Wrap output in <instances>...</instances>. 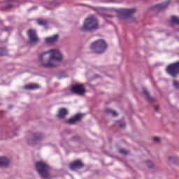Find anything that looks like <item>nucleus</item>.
<instances>
[{
	"label": "nucleus",
	"instance_id": "nucleus-1",
	"mask_svg": "<svg viewBox=\"0 0 179 179\" xmlns=\"http://www.w3.org/2000/svg\"><path fill=\"white\" fill-rule=\"evenodd\" d=\"M62 61V55L59 50H50L38 56L41 66L45 68H55Z\"/></svg>",
	"mask_w": 179,
	"mask_h": 179
},
{
	"label": "nucleus",
	"instance_id": "nucleus-2",
	"mask_svg": "<svg viewBox=\"0 0 179 179\" xmlns=\"http://www.w3.org/2000/svg\"><path fill=\"white\" fill-rule=\"evenodd\" d=\"M99 29V22L94 17L87 18L84 22V25L81 28L83 31H92Z\"/></svg>",
	"mask_w": 179,
	"mask_h": 179
},
{
	"label": "nucleus",
	"instance_id": "nucleus-3",
	"mask_svg": "<svg viewBox=\"0 0 179 179\" xmlns=\"http://www.w3.org/2000/svg\"><path fill=\"white\" fill-rule=\"evenodd\" d=\"M107 50V43L103 40H97L91 44L93 53L102 54Z\"/></svg>",
	"mask_w": 179,
	"mask_h": 179
},
{
	"label": "nucleus",
	"instance_id": "nucleus-4",
	"mask_svg": "<svg viewBox=\"0 0 179 179\" xmlns=\"http://www.w3.org/2000/svg\"><path fill=\"white\" fill-rule=\"evenodd\" d=\"M36 169L43 179H47L49 177V167L45 163L38 162L36 163Z\"/></svg>",
	"mask_w": 179,
	"mask_h": 179
},
{
	"label": "nucleus",
	"instance_id": "nucleus-5",
	"mask_svg": "<svg viewBox=\"0 0 179 179\" xmlns=\"http://www.w3.org/2000/svg\"><path fill=\"white\" fill-rule=\"evenodd\" d=\"M166 71L172 78H176L178 74H179V62L169 65L167 69H166Z\"/></svg>",
	"mask_w": 179,
	"mask_h": 179
},
{
	"label": "nucleus",
	"instance_id": "nucleus-6",
	"mask_svg": "<svg viewBox=\"0 0 179 179\" xmlns=\"http://www.w3.org/2000/svg\"><path fill=\"white\" fill-rule=\"evenodd\" d=\"M136 11L135 8H119L117 9V16L120 18H122V16L130 17Z\"/></svg>",
	"mask_w": 179,
	"mask_h": 179
},
{
	"label": "nucleus",
	"instance_id": "nucleus-7",
	"mask_svg": "<svg viewBox=\"0 0 179 179\" xmlns=\"http://www.w3.org/2000/svg\"><path fill=\"white\" fill-rule=\"evenodd\" d=\"M73 94L78 95H83L85 93V88H84V85H73L71 89Z\"/></svg>",
	"mask_w": 179,
	"mask_h": 179
},
{
	"label": "nucleus",
	"instance_id": "nucleus-8",
	"mask_svg": "<svg viewBox=\"0 0 179 179\" xmlns=\"http://www.w3.org/2000/svg\"><path fill=\"white\" fill-rule=\"evenodd\" d=\"M27 35L29 36V41H31V43H36L39 41V38H38L35 30L29 29L27 31Z\"/></svg>",
	"mask_w": 179,
	"mask_h": 179
},
{
	"label": "nucleus",
	"instance_id": "nucleus-9",
	"mask_svg": "<svg viewBox=\"0 0 179 179\" xmlns=\"http://www.w3.org/2000/svg\"><path fill=\"white\" fill-rule=\"evenodd\" d=\"M83 167H84V164L83 163H82L80 160L73 161V163H71L69 164V169L72 171H76Z\"/></svg>",
	"mask_w": 179,
	"mask_h": 179
},
{
	"label": "nucleus",
	"instance_id": "nucleus-10",
	"mask_svg": "<svg viewBox=\"0 0 179 179\" xmlns=\"http://www.w3.org/2000/svg\"><path fill=\"white\" fill-rule=\"evenodd\" d=\"M82 115L81 114H78L76 115L75 117H71V119H67L66 120V123L69 124H76L78 121L81 120Z\"/></svg>",
	"mask_w": 179,
	"mask_h": 179
},
{
	"label": "nucleus",
	"instance_id": "nucleus-11",
	"mask_svg": "<svg viewBox=\"0 0 179 179\" xmlns=\"http://www.w3.org/2000/svg\"><path fill=\"white\" fill-rule=\"evenodd\" d=\"M57 40H59V35L56 34V35H54L53 36H51L50 38H45V42H46V43L51 44L57 42Z\"/></svg>",
	"mask_w": 179,
	"mask_h": 179
},
{
	"label": "nucleus",
	"instance_id": "nucleus-12",
	"mask_svg": "<svg viewBox=\"0 0 179 179\" xmlns=\"http://www.w3.org/2000/svg\"><path fill=\"white\" fill-rule=\"evenodd\" d=\"M166 6H167L166 3L157 4L156 6H154L152 8V10H155V11H161L163 9H164L166 8Z\"/></svg>",
	"mask_w": 179,
	"mask_h": 179
},
{
	"label": "nucleus",
	"instance_id": "nucleus-13",
	"mask_svg": "<svg viewBox=\"0 0 179 179\" xmlns=\"http://www.w3.org/2000/svg\"><path fill=\"white\" fill-rule=\"evenodd\" d=\"M9 164V160L5 157H0V167H6Z\"/></svg>",
	"mask_w": 179,
	"mask_h": 179
},
{
	"label": "nucleus",
	"instance_id": "nucleus-14",
	"mask_svg": "<svg viewBox=\"0 0 179 179\" xmlns=\"http://www.w3.org/2000/svg\"><path fill=\"white\" fill-rule=\"evenodd\" d=\"M40 86L38 84L34 83V84H29V85H26L24 86V89L27 90H35L37 89H39Z\"/></svg>",
	"mask_w": 179,
	"mask_h": 179
},
{
	"label": "nucleus",
	"instance_id": "nucleus-15",
	"mask_svg": "<svg viewBox=\"0 0 179 179\" xmlns=\"http://www.w3.org/2000/svg\"><path fill=\"white\" fill-rule=\"evenodd\" d=\"M66 115H68V110L66 108H62L58 110V117L64 119Z\"/></svg>",
	"mask_w": 179,
	"mask_h": 179
},
{
	"label": "nucleus",
	"instance_id": "nucleus-16",
	"mask_svg": "<svg viewBox=\"0 0 179 179\" xmlns=\"http://www.w3.org/2000/svg\"><path fill=\"white\" fill-rule=\"evenodd\" d=\"M143 94L145 95L146 100H148L150 103H154L155 101V98H152L150 96L149 92H148L145 88H143Z\"/></svg>",
	"mask_w": 179,
	"mask_h": 179
},
{
	"label": "nucleus",
	"instance_id": "nucleus-17",
	"mask_svg": "<svg viewBox=\"0 0 179 179\" xmlns=\"http://www.w3.org/2000/svg\"><path fill=\"white\" fill-rule=\"evenodd\" d=\"M171 23L174 24H179V17L172 15L171 19Z\"/></svg>",
	"mask_w": 179,
	"mask_h": 179
},
{
	"label": "nucleus",
	"instance_id": "nucleus-18",
	"mask_svg": "<svg viewBox=\"0 0 179 179\" xmlns=\"http://www.w3.org/2000/svg\"><path fill=\"white\" fill-rule=\"evenodd\" d=\"M106 113L112 115L113 117H116L118 115L117 112L111 110L110 109H106Z\"/></svg>",
	"mask_w": 179,
	"mask_h": 179
},
{
	"label": "nucleus",
	"instance_id": "nucleus-19",
	"mask_svg": "<svg viewBox=\"0 0 179 179\" xmlns=\"http://www.w3.org/2000/svg\"><path fill=\"white\" fill-rule=\"evenodd\" d=\"M37 23L40 26H46L47 24H48V22L46 20H38Z\"/></svg>",
	"mask_w": 179,
	"mask_h": 179
},
{
	"label": "nucleus",
	"instance_id": "nucleus-20",
	"mask_svg": "<svg viewBox=\"0 0 179 179\" xmlns=\"http://www.w3.org/2000/svg\"><path fill=\"white\" fill-rule=\"evenodd\" d=\"M119 152H120V154H122L123 155H127L129 154V152L126 151L124 149L119 150Z\"/></svg>",
	"mask_w": 179,
	"mask_h": 179
},
{
	"label": "nucleus",
	"instance_id": "nucleus-21",
	"mask_svg": "<svg viewBox=\"0 0 179 179\" xmlns=\"http://www.w3.org/2000/svg\"><path fill=\"white\" fill-rule=\"evenodd\" d=\"M6 54V51L3 48L0 49V57H3Z\"/></svg>",
	"mask_w": 179,
	"mask_h": 179
},
{
	"label": "nucleus",
	"instance_id": "nucleus-22",
	"mask_svg": "<svg viewBox=\"0 0 179 179\" xmlns=\"http://www.w3.org/2000/svg\"><path fill=\"white\" fill-rule=\"evenodd\" d=\"M146 166L150 168H153V163L150 161H146Z\"/></svg>",
	"mask_w": 179,
	"mask_h": 179
},
{
	"label": "nucleus",
	"instance_id": "nucleus-23",
	"mask_svg": "<svg viewBox=\"0 0 179 179\" xmlns=\"http://www.w3.org/2000/svg\"><path fill=\"white\" fill-rule=\"evenodd\" d=\"M173 86L175 88L179 90V82H176V80L173 81Z\"/></svg>",
	"mask_w": 179,
	"mask_h": 179
},
{
	"label": "nucleus",
	"instance_id": "nucleus-24",
	"mask_svg": "<svg viewBox=\"0 0 179 179\" xmlns=\"http://www.w3.org/2000/svg\"><path fill=\"white\" fill-rule=\"evenodd\" d=\"M34 137L35 138V141L40 140V136L38 134H34Z\"/></svg>",
	"mask_w": 179,
	"mask_h": 179
},
{
	"label": "nucleus",
	"instance_id": "nucleus-25",
	"mask_svg": "<svg viewBox=\"0 0 179 179\" xmlns=\"http://www.w3.org/2000/svg\"><path fill=\"white\" fill-rule=\"evenodd\" d=\"M159 137H154V142H159Z\"/></svg>",
	"mask_w": 179,
	"mask_h": 179
},
{
	"label": "nucleus",
	"instance_id": "nucleus-26",
	"mask_svg": "<svg viewBox=\"0 0 179 179\" xmlns=\"http://www.w3.org/2000/svg\"><path fill=\"white\" fill-rule=\"evenodd\" d=\"M120 127H121V128H124L125 127V123H121V124H120Z\"/></svg>",
	"mask_w": 179,
	"mask_h": 179
},
{
	"label": "nucleus",
	"instance_id": "nucleus-27",
	"mask_svg": "<svg viewBox=\"0 0 179 179\" xmlns=\"http://www.w3.org/2000/svg\"><path fill=\"white\" fill-rule=\"evenodd\" d=\"M159 108L158 106L155 107V111L158 112Z\"/></svg>",
	"mask_w": 179,
	"mask_h": 179
},
{
	"label": "nucleus",
	"instance_id": "nucleus-28",
	"mask_svg": "<svg viewBox=\"0 0 179 179\" xmlns=\"http://www.w3.org/2000/svg\"><path fill=\"white\" fill-rule=\"evenodd\" d=\"M173 159V157H169V159H171V160Z\"/></svg>",
	"mask_w": 179,
	"mask_h": 179
},
{
	"label": "nucleus",
	"instance_id": "nucleus-29",
	"mask_svg": "<svg viewBox=\"0 0 179 179\" xmlns=\"http://www.w3.org/2000/svg\"><path fill=\"white\" fill-rule=\"evenodd\" d=\"M8 8H11V6H10V5H8Z\"/></svg>",
	"mask_w": 179,
	"mask_h": 179
},
{
	"label": "nucleus",
	"instance_id": "nucleus-30",
	"mask_svg": "<svg viewBox=\"0 0 179 179\" xmlns=\"http://www.w3.org/2000/svg\"><path fill=\"white\" fill-rule=\"evenodd\" d=\"M110 1H113V0H110Z\"/></svg>",
	"mask_w": 179,
	"mask_h": 179
}]
</instances>
